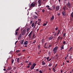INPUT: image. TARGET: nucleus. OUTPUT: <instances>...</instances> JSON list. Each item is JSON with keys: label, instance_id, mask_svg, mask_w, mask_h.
I'll return each instance as SVG.
<instances>
[{"label": "nucleus", "instance_id": "f257e3e1", "mask_svg": "<svg viewBox=\"0 0 73 73\" xmlns=\"http://www.w3.org/2000/svg\"><path fill=\"white\" fill-rule=\"evenodd\" d=\"M36 5V3H32L30 7V9H29V11L31 10V8L32 7H35Z\"/></svg>", "mask_w": 73, "mask_h": 73}, {"label": "nucleus", "instance_id": "f03ea898", "mask_svg": "<svg viewBox=\"0 0 73 73\" xmlns=\"http://www.w3.org/2000/svg\"><path fill=\"white\" fill-rule=\"evenodd\" d=\"M58 46H56L54 48L53 51L54 52V54H55L57 52V50L58 49Z\"/></svg>", "mask_w": 73, "mask_h": 73}, {"label": "nucleus", "instance_id": "7ed1b4c3", "mask_svg": "<svg viewBox=\"0 0 73 73\" xmlns=\"http://www.w3.org/2000/svg\"><path fill=\"white\" fill-rule=\"evenodd\" d=\"M66 5L67 6V7H68L69 8H70L72 7V5L69 2H68V3L66 4Z\"/></svg>", "mask_w": 73, "mask_h": 73}, {"label": "nucleus", "instance_id": "20e7f679", "mask_svg": "<svg viewBox=\"0 0 73 73\" xmlns=\"http://www.w3.org/2000/svg\"><path fill=\"white\" fill-rule=\"evenodd\" d=\"M26 32V30L25 29L23 30L22 33V36H24V35L25 34Z\"/></svg>", "mask_w": 73, "mask_h": 73}, {"label": "nucleus", "instance_id": "39448f33", "mask_svg": "<svg viewBox=\"0 0 73 73\" xmlns=\"http://www.w3.org/2000/svg\"><path fill=\"white\" fill-rule=\"evenodd\" d=\"M53 37L52 36H50L48 38V40L50 41V40H52L53 39Z\"/></svg>", "mask_w": 73, "mask_h": 73}, {"label": "nucleus", "instance_id": "423d86ee", "mask_svg": "<svg viewBox=\"0 0 73 73\" xmlns=\"http://www.w3.org/2000/svg\"><path fill=\"white\" fill-rule=\"evenodd\" d=\"M19 29H17L15 31V35H17L18 34V31H19Z\"/></svg>", "mask_w": 73, "mask_h": 73}, {"label": "nucleus", "instance_id": "0eeeda50", "mask_svg": "<svg viewBox=\"0 0 73 73\" xmlns=\"http://www.w3.org/2000/svg\"><path fill=\"white\" fill-rule=\"evenodd\" d=\"M60 9V6H57L56 7V11H58V10Z\"/></svg>", "mask_w": 73, "mask_h": 73}, {"label": "nucleus", "instance_id": "6e6552de", "mask_svg": "<svg viewBox=\"0 0 73 73\" xmlns=\"http://www.w3.org/2000/svg\"><path fill=\"white\" fill-rule=\"evenodd\" d=\"M54 17L53 15H52V17L50 19V21H52L53 19H54Z\"/></svg>", "mask_w": 73, "mask_h": 73}, {"label": "nucleus", "instance_id": "1a4fd4ad", "mask_svg": "<svg viewBox=\"0 0 73 73\" xmlns=\"http://www.w3.org/2000/svg\"><path fill=\"white\" fill-rule=\"evenodd\" d=\"M32 32H31L28 35L29 38H31V34H32Z\"/></svg>", "mask_w": 73, "mask_h": 73}, {"label": "nucleus", "instance_id": "9d476101", "mask_svg": "<svg viewBox=\"0 0 73 73\" xmlns=\"http://www.w3.org/2000/svg\"><path fill=\"white\" fill-rule=\"evenodd\" d=\"M62 13L63 16H65V11H63L62 12Z\"/></svg>", "mask_w": 73, "mask_h": 73}, {"label": "nucleus", "instance_id": "9b49d317", "mask_svg": "<svg viewBox=\"0 0 73 73\" xmlns=\"http://www.w3.org/2000/svg\"><path fill=\"white\" fill-rule=\"evenodd\" d=\"M44 42H45V41L44 40V38H42V44H44Z\"/></svg>", "mask_w": 73, "mask_h": 73}, {"label": "nucleus", "instance_id": "f8f14e48", "mask_svg": "<svg viewBox=\"0 0 73 73\" xmlns=\"http://www.w3.org/2000/svg\"><path fill=\"white\" fill-rule=\"evenodd\" d=\"M23 44H25V45H27V44H28V41H26L25 42L23 43Z\"/></svg>", "mask_w": 73, "mask_h": 73}, {"label": "nucleus", "instance_id": "ddd939ff", "mask_svg": "<svg viewBox=\"0 0 73 73\" xmlns=\"http://www.w3.org/2000/svg\"><path fill=\"white\" fill-rule=\"evenodd\" d=\"M64 45H62L61 48V50H62L64 49Z\"/></svg>", "mask_w": 73, "mask_h": 73}, {"label": "nucleus", "instance_id": "4468645a", "mask_svg": "<svg viewBox=\"0 0 73 73\" xmlns=\"http://www.w3.org/2000/svg\"><path fill=\"white\" fill-rule=\"evenodd\" d=\"M32 62H29V63L28 64V65H32Z\"/></svg>", "mask_w": 73, "mask_h": 73}, {"label": "nucleus", "instance_id": "2eb2a0df", "mask_svg": "<svg viewBox=\"0 0 73 73\" xmlns=\"http://www.w3.org/2000/svg\"><path fill=\"white\" fill-rule=\"evenodd\" d=\"M67 7H66V6H64V7L63 8V9H64V10H65L66 9Z\"/></svg>", "mask_w": 73, "mask_h": 73}, {"label": "nucleus", "instance_id": "dca6fc26", "mask_svg": "<svg viewBox=\"0 0 73 73\" xmlns=\"http://www.w3.org/2000/svg\"><path fill=\"white\" fill-rule=\"evenodd\" d=\"M44 61H42V65H45V63H44Z\"/></svg>", "mask_w": 73, "mask_h": 73}, {"label": "nucleus", "instance_id": "f3484780", "mask_svg": "<svg viewBox=\"0 0 73 73\" xmlns=\"http://www.w3.org/2000/svg\"><path fill=\"white\" fill-rule=\"evenodd\" d=\"M35 68V67L33 66H32L31 67V69H33Z\"/></svg>", "mask_w": 73, "mask_h": 73}, {"label": "nucleus", "instance_id": "a211bd4d", "mask_svg": "<svg viewBox=\"0 0 73 73\" xmlns=\"http://www.w3.org/2000/svg\"><path fill=\"white\" fill-rule=\"evenodd\" d=\"M36 63H33V64L32 66L34 67H35V66H36Z\"/></svg>", "mask_w": 73, "mask_h": 73}, {"label": "nucleus", "instance_id": "6ab92c4d", "mask_svg": "<svg viewBox=\"0 0 73 73\" xmlns=\"http://www.w3.org/2000/svg\"><path fill=\"white\" fill-rule=\"evenodd\" d=\"M46 23H44L43 24V26H46V25H47V24H48V22H46Z\"/></svg>", "mask_w": 73, "mask_h": 73}, {"label": "nucleus", "instance_id": "aec40b11", "mask_svg": "<svg viewBox=\"0 0 73 73\" xmlns=\"http://www.w3.org/2000/svg\"><path fill=\"white\" fill-rule=\"evenodd\" d=\"M38 2L39 4H41V1L40 0H39L38 1Z\"/></svg>", "mask_w": 73, "mask_h": 73}, {"label": "nucleus", "instance_id": "412c9836", "mask_svg": "<svg viewBox=\"0 0 73 73\" xmlns=\"http://www.w3.org/2000/svg\"><path fill=\"white\" fill-rule=\"evenodd\" d=\"M31 29V28H29L27 29V32H28Z\"/></svg>", "mask_w": 73, "mask_h": 73}, {"label": "nucleus", "instance_id": "4be33fe9", "mask_svg": "<svg viewBox=\"0 0 73 73\" xmlns=\"http://www.w3.org/2000/svg\"><path fill=\"white\" fill-rule=\"evenodd\" d=\"M60 30H59L58 31L57 34L59 35V34H60Z\"/></svg>", "mask_w": 73, "mask_h": 73}, {"label": "nucleus", "instance_id": "5701e85b", "mask_svg": "<svg viewBox=\"0 0 73 73\" xmlns=\"http://www.w3.org/2000/svg\"><path fill=\"white\" fill-rule=\"evenodd\" d=\"M72 47H71L70 49H69V52H70V50H72Z\"/></svg>", "mask_w": 73, "mask_h": 73}, {"label": "nucleus", "instance_id": "b1692460", "mask_svg": "<svg viewBox=\"0 0 73 73\" xmlns=\"http://www.w3.org/2000/svg\"><path fill=\"white\" fill-rule=\"evenodd\" d=\"M19 60H20L19 58H18L17 59V62H18V63H19V62H19Z\"/></svg>", "mask_w": 73, "mask_h": 73}, {"label": "nucleus", "instance_id": "393cba45", "mask_svg": "<svg viewBox=\"0 0 73 73\" xmlns=\"http://www.w3.org/2000/svg\"><path fill=\"white\" fill-rule=\"evenodd\" d=\"M14 61V60L12 59L11 60V63H12V64H13V63Z\"/></svg>", "mask_w": 73, "mask_h": 73}, {"label": "nucleus", "instance_id": "a878e982", "mask_svg": "<svg viewBox=\"0 0 73 73\" xmlns=\"http://www.w3.org/2000/svg\"><path fill=\"white\" fill-rule=\"evenodd\" d=\"M60 36H59L58 38V39H57V40L58 41H59V40H60Z\"/></svg>", "mask_w": 73, "mask_h": 73}, {"label": "nucleus", "instance_id": "bb28decb", "mask_svg": "<svg viewBox=\"0 0 73 73\" xmlns=\"http://www.w3.org/2000/svg\"><path fill=\"white\" fill-rule=\"evenodd\" d=\"M24 40H23L22 41L21 44L22 45H23V43L24 42Z\"/></svg>", "mask_w": 73, "mask_h": 73}, {"label": "nucleus", "instance_id": "cd10ccee", "mask_svg": "<svg viewBox=\"0 0 73 73\" xmlns=\"http://www.w3.org/2000/svg\"><path fill=\"white\" fill-rule=\"evenodd\" d=\"M34 25H35V23H33L31 25V27H33L34 26Z\"/></svg>", "mask_w": 73, "mask_h": 73}, {"label": "nucleus", "instance_id": "c85d7f7f", "mask_svg": "<svg viewBox=\"0 0 73 73\" xmlns=\"http://www.w3.org/2000/svg\"><path fill=\"white\" fill-rule=\"evenodd\" d=\"M14 70H16V67H13Z\"/></svg>", "mask_w": 73, "mask_h": 73}, {"label": "nucleus", "instance_id": "c756f323", "mask_svg": "<svg viewBox=\"0 0 73 73\" xmlns=\"http://www.w3.org/2000/svg\"><path fill=\"white\" fill-rule=\"evenodd\" d=\"M71 16L72 17H73V12L71 14Z\"/></svg>", "mask_w": 73, "mask_h": 73}, {"label": "nucleus", "instance_id": "7c9ffc66", "mask_svg": "<svg viewBox=\"0 0 73 73\" xmlns=\"http://www.w3.org/2000/svg\"><path fill=\"white\" fill-rule=\"evenodd\" d=\"M52 63H50L48 65V66H52Z\"/></svg>", "mask_w": 73, "mask_h": 73}, {"label": "nucleus", "instance_id": "2f4dec72", "mask_svg": "<svg viewBox=\"0 0 73 73\" xmlns=\"http://www.w3.org/2000/svg\"><path fill=\"white\" fill-rule=\"evenodd\" d=\"M19 38H21V35H20L19 36Z\"/></svg>", "mask_w": 73, "mask_h": 73}, {"label": "nucleus", "instance_id": "473e14b6", "mask_svg": "<svg viewBox=\"0 0 73 73\" xmlns=\"http://www.w3.org/2000/svg\"><path fill=\"white\" fill-rule=\"evenodd\" d=\"M20 50H17V51H16V52L17 53H19V52H20Z\"/></svg>", "mask_w": 73, "mask_h": 73}, {"label": "nucleus", "instance_id": "72a5a7b5", "mask_svg": "<svg viewBox=\"0 0 73 73\" xmlns=\"http://www.w3.org/2000/svg\"><path fill=\"white\" fill-rule=\"evenodd\" d=\"M49 58V56L47 58H46V60L47 61H48V60H49L48 59Z\"/></svg>", "mask_w": 73, "mask_h": 73}, {"label": "nucleus", "instance_id": "f704fd0d", "mask_svg": "<svg viewBox=\"0 0 73 73\" xmlns=\"http://www.w3.org/2000/svg\"><path fill=\"white\" fill-rule=\"evenodd\" d=\"M48 9L49 10H52V9H51L49 7Z\"/></svg>", "mask_w": 73, "mask_h": 73}, {"label": "nucleus", "instance_id": "c9c22d12", "mask_svg": "<svg viewBox=\"0 0 73 73\" xmlns=\"http://www.w3.org/2000/svg\"><path fill=\"white\" fill-rule=\"evenodd\" d=\"M21 53H19L18 54V56H21Z\"/></svg>", "mask_w": 73, "mask_h": 73}, {"label": "nucleus", "instance_id": "e433bc0d", "mask_svg": "<svg viewBox=\"0 0 73 73\" xmlns=\"http://www.w3.org/2000/svg\"><path fill=\"white\" fill-rule=\"evenodd\" d=\"M36 42V40H35L33 41V44H35V42Z\"/></svg>", "mask_w": 73, "mask_h": 73}, {"label": "nucleus", "instance_id": "4c0bfd02", "mask_svg": "<svg viewBox=\"0 0 73 73\" xmlns=\"http://www.w3.org/2000/svg\"><path fill=\"white\" fill-rule=\"evenodd\" d=\"M65 43H66V42H65V41H64V42H63V44H65Z\"/></svg>", "mask_w": 73, "mask_h": 73}, {"label": "nucleus", "instance_id": "58836bf2", "mask_svg": "<svg viewBox=\"0 0 73 73\" xmlns=\"http://www.w3.org/2000/svg\"><path fill=\"white\" fill-rule=\"evenodd\" d=\"M66 35V34L65 33H64L63 35V37H65V35Z\"/></svg>", "mask_w": 73, "mask_h": 73}, {"label": "nucleus", "instance_id": "ea45409f", "mask_svg": "<svg viewBox=\"0 0 73 73\" xmlns=\"http://www.w3.org/2000/svg\"><path fill=\"white\" fill-rule=\"evenodd\" d=\"M35 19H37L38 18V17L36 16H35Z\"/></svg>", "mask_w": 73, "mask_h": 73}, {"label": "nucleus", "instance_id": "a19ab883", "mask_svg": "<svg viewBox=\"0 0 73 73\" xmlns=\"http://www.w3.org/2000/svg\"><path fill=\"white\" fill-rule=\"evenodd\" d=\"M42 12H43V13H44V12L45 11V10L44 9H42Z\"/></svg>", "mask_w": 73, "mask_h": 73}, {"label": "nucleus", "instance_id": "79ce46f5", "mask_svg": "<svg viewBox=\"0 0 73 73\" xmlns=\"http://www.w3.org/2000/svg\"><path fill=\"white\" fill-rule=\"evenodd\" d=\"M38 25H40V22H38Z\"/></svg>", "mask_w": 73, "mask_h": 73}, {"label": "nucleus", "instance_id": "37998d69", "mask_svg": "<svg viewBox=\"0 0 73 73\" xmlns=\"http://www.w3.org/2000/svg\"><path fill=\"white\" fill-rule=\"evenodd\" d=\"M40 73H42V72L41 70H39Z\"/></svg>", "mask_w": 73, "mask_h": 73}, {"label": "nucleus", "instance_id": "c03bdc74", "mask_svg": "<svg viewBox=\"0 0 73 73\" xmlns=\"http://www.w3.org/2000/svg\"><path fill=\"white\" fill-rule=\"evenodd\" d=\"M55 30L56 31H57L58 29V27H56L55 28Z\"/></svg>", "mask_w": 73, "mask_h": 73}, {"label": "nucleus", "instance_id": "a18cd8bd", "mask_svg": "<svg viewBox=\"0 0 73 73\" xmlns=\"http://www.w3.org/2000/svg\"><path fill=\"white\" fill-rule=\"evenodd\" d=\"M25 50H25V49H23V50H22V52H25Z\"/></svg>", "mask_w": 73, "mask_h": 73}, {"label": "nucleus", "instance_id": "49530a36", "mask_svg": "<svg viewBox=\"0 0 73 73\" xmlns=\"http://www.w3.org/2000/svg\"><path fill=\"white\" fill-rule=\"evenodd\" d=\"M51 60H52V59L50 58V59L49 60H48V61H50Z\"/></svg>", "mask_w": 73, "mask_h": 73}, {"label": "nucleus", "instance_id": "de8ad7c7", "mask_svg": "<svg viewBox=\"0 0 73 73\" xmlns=\"http://www.w3.org/2000/svg\"><path fill=\"white\" fill-rule=\"evenodd\" d=\"M46 8H49V5H47L46 6Z\"/></svg>", "mask_w": 73, "mask_h": 73}, {"label": "nucleus", "instance_id": "09e8293b", "mask_svg": "<svg viewBox=\"0 0 73 73\" xmlns=\"http://www.w3.org/2000/svg\"><path fill=\"white\" fill-rule=\"evenodd\" d=\"M27 68H30V66H27Z\"/></svg>", "mask_w": 73, "mask_h": 73}, {"label": "nucleus", "instance_id": "8fccbe9b", "mask_svg": "<svg viewBox=\"0 0 73 73\" xmlns=\"http://www.w3.org/2000/svg\"><path fill=\"white\" fill-rule=\"evenodd\" d=\"M70 59H72V56H70V57L69 58Z\"/></svg>", "mask_w": 73, "mask_h": 73}, {"label": "nucleus", "instance_id": "3c124183", "mask_svg": "<svg viewBox=\"0 0 73 73\" xmlns=\"http://www.w3.org/2000/svg\"><path fill=\"white\" fill-rule=\"evenodd\" d=\"M41 19H39V21H38V22L39 23H40L41 22Z\"/></svg>", "mask_w": 73, "mask_h": 73}, {"label": "nucleus", "instance_id": "603ef678", "mask_svg": "<svg viewBox=\"0 0 73 73\" xmlns=\"http://www.w3.org/2000/svg\"><path fill=\"white\" fill-rule=\"evenodd\" d=\"M35 36V34H34L33 35V38H34V37Z\"/></svg>", "mask_w": 73, "mask_h": 73}, {"label": "nucleus", "instance_id": "864d4df0", "mask_svg": "<svg viewBox=\"0 0 73 73\" xmlns=\"http://www.w3.org/2000/svg\"><path fill=\"white\" fill-rule=\"evenodd\" d=\"M51 46H52V45H49L48 46V47L49 48H50V47H51Z\"/></svg>", "mask_w": 73, "mask_h": 73}, {"label": "nucleus", "instance_id": "5fc2aeb1", "mask_svg": "<svg viewBox=\"0 0 73 73\" xmlns=\"http://www.w3.org/2000/svg\"><path fill=\"white\" fill-rule=\"evenodd\" d=\"M33 22V21H31L30 22V24H32V23Z\"/></svg>", "mask_w": 73, "mask_h": 73}, {"label": "nucleus", "instance_id": "6e6d98bb", "mask_svg": "<svg viewBox=\"0 0 73 73\" xmlns=\"http://www.w3.org/2000/svg\"><path fill=\"white\" fill-rule=\"evenodd\" d=\"M36 71H37V72H38V70H38V69H36Z\"/></svg>", "mask_w": 73, "mask_h": 73}, {"label": "nucleus", "instance_id": "4d7b16f0", "mask_svg": "<svg viewBox=\"0 0 73 73\" xmlns=\"http://www.w3.org/2000/svg\"><path fill=\"white\" fill-rule=\"evenodd\" d=\"M8 70H11V68H9L8 69Z\"/></svg>", "mask_w": 73, "mask_h": 73}, {"label": "nucleus", "instance_id": "13d9d810", "mask_svg": "<svg viewBox=\"0 0 73 73\" xmlns=\"http://www.w3.org/2000/svg\"><path fill=\"white\" fill-rule=\"evenodd\" d=\"M53 71H54V72H56V70H55V69H54V70H53Z\"/></svg>", "mask_w": 73, "mask_h": 73}, {"label": "nucleus", "instance_id": "bf43d9fd", "mask_svg": "<svg viewBox=\"0 0 73 73\" xmlns=\"http://www.w3.org/2000/svg\"><path fill=\"white\" fill-rule=\"evenodd\" d=\"M67 62H68V63H69V60H67Z\"/></svg>", "mask_w": 73, "mask_h": 73}, {"label": "nucleus", "instance_id": "052dcab7", "mask_svg": "<svg viewBox=\"0 0 73 73\" xmlns=\"http://www.w3.org/2000/svg\"><path fill=\"white\" fill-rule=\"evenodd\" d=\"M3 70H4V71H5V70H6V69H5V68H4V69H3Z\"/></svg>", "mask_w": 73, "mask_h": 73}, {"label": "nucleus", "instance_id": "680f3d73", "mask_svg": "<svg viewBox=\"0 0 73 73\" xmlns=\"http://www.w3.org/2000/svg\"><path fill=\"white\" fill-rule=\"evenodd\" d=\"M58 16H60V13H59L58 14Z\"/></svg>", "mask_w": 73, "mask_h": 73}, {"label": "nucleus", "instance_id": "e2e57ef3", "mask_svg": "<svg viewBox=\"0 0 73 73\" xmlns=\"http://www.w3.org/2000/svg\"><path fill=\"white\" fill-rule=\"evenodd\" d=\"M64 62H63V64H62V65H64Z\"/></svg>", "mask_w": 73, "mask_h": 73}, {"label": "nucleus", "instance_id": "0e129e2a", "mask_svg": "<svg viewBox=\"0 0 73 73\" xmlns=\"http://www.w3.org/2000/svg\"><path fill=\"white\" fill-rule=\"evenodd\" d=\"M66 58H67V57H66L65 58V60H66Z\"/></svg>", "mask_w": 73, "mask_h": 73}, {"label": "nucleus", "instance_id": "69168bd1", "mask_svg": "<svg viewBox=\"0 0 73 73\" xmlns=\"http://www.w3.org/2000/svg\"><path fill=\"white\" fill-rule=\"evenodd\" d=\"M62 72H63V71L62 70H61L60 72L61 73H62Z\"/></svg>", "mask_w": 73, "mask_h": 73}, {"label": "nucleus", "instance_id": "338daca9", "mask_svg": "<svg viewBox=\"0 0 73 73\" xmlns=\"http://www.w3.org/2000/svg\"><path fill=\"white\" fill-rule=\"evenodd\" d=\"M38 48H40V46L39 45H38Z\"/></svg>", "mask_w": 73, "mask_h": 73}, {"label": "nucleus", "instance_id": "774afa93", "mask_svg": "<svg viewBox=\"0 0 73 73\" xmlns=\"http://www.w3.org/2000/svg\"><path fill=\"white\" fill-rule=\"evenodd\" d=\"M16 43H17V42H18V40H17L16 42H15Z\"/></svg>", "mask_w": 73, "mask_h": 73}]
</instances>
